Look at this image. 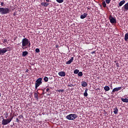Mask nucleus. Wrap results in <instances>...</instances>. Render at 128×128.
Returning <instances> with one entry per match:
<instances>
[{
	"mask_svg": "<svg viewBox=\"0 0 128 128\" xmlns=\"http://www.w3.org/2000/svg\"><path fill=\"white\" fill-rule=\"evenodd\" d=\"M22 48L23 50H26L28 48V46H29V47L30 46V42L28 40V39L27 38H24L22 40Z\"/></svg>",
	"mask_w": 128,
	"mask_h": 128,
	"instance_id": "1",
	"label": "nucleus"
},
{
	"mask_svg": "<svg viewBox=\"0 0 128 128\" xmlns=\"http://www.w3.org/2000/svg\"><path fill=\"white\" fill-rule=\"evenodd\" d=\"M58 74L60 76H66V72L62 71L59 72Z\"/></svg>",
	"mask_w": 128,
	"mask_h": 128,
	"instance_id": "11",
	"label": "nucleus"
},
{
	"mask_svg": "<svg viewBox=\"0 0 128 128\" xmlns=\"http://www.w3.org/2000/svg\"><path fill=\"white\" fill-rule=\"evenodd\" d=\"M40 4L41 6H44L45 8H46L48 7L49 4L48 2H41Z\"/></svg>",
	"mask_w": 128,
	"mask_h": 128,
	"instance_id": "15",
	"label": "nucleus"
},
{
	"mask_svg": "<svg viewBox=\"0 0 128 128\" xmlns=\"http://www.w3.org/2000/svg\"><path fill=\"white\" fill-rule=\"evenodd\" d=\"M46 94V92H44V90H43L42 94Z\"/></svg>",
	"mask_w": 128,
	"mask_h": 128,
	"instance_id": "36",
	"label": "nucleus"
},
{
	"mask_svg": "<svg viewBox=\"0 0 128 128\" xmlns=\"http://www.w3.org/2000/svg\"><path fill=\"white\" fill-rule=\"evenodd\" d=\"M10 122L8 118L4 119V118H2V124H3V126H6V124H8Z\"/></svg>",
	"mask_w": 128,
	"mask_h": 128,
	"instance_id": "6",
	"label": "nucleus"
},
{
	"mask_svg": "<svg viewBox=\"0 0 128 128\" xmlns=\"http://www.w3.org/2000/svg\"><path fill=\"white\" fill-rule=\"evenodd\" d=\"M0 4L2 6H6V4L4 2H1Z\"/></svg>",
	"mask_w": 128,
	"mask_h": 128,
	"instance_id": "32",
	"label": "nucleus"
},
{
	"mask_svg": "<svg viewBox=\"0 0 128 128\" xmlns=\"http://www.w3.org/2000/svg\"><path fill=\"white\" fill-rule=\"evenodd\" d=\"M36 52L38 53L40 52V48H36L35 50Z\"/></svg>",
	"mask_w": 128,
	"mask_h": 128,
	"instance_id": "31",
	"label": "nucleus"
},
{
	"mask_svg": "<svg viewBox=\"0 0 128 128\" xmlns=\"http://www.w3.org/2000/svg\"><path fill=\"white\" fill-rule=\"evenodd\" d=\"M44 80L45 82H48V78L44 76Z\"/></svg>",
	"mask_w": 128,
	"mask_h": 128,
	"instance_id": "22",
	"label": "nucleus"
},
{
	"mask_svg": "<svg viewBox=\"0 0 128 128\" xmlns=\"http://www.w3.org/2000/svg\"><path fill=\"white\" fill-rule=\"evenodd\" d=\"M10 12V10L8 8H0V14L2 15L6 14Z\"/></svg>",
	"mask_w": 128,
	"mask_h": 128,
	"instance_id": "2",
	"label": "nucleus"
},
{
	"mask_svg": "<svg viewBox=\"0 0 128 128\" xmlns=\"http://www.w3.org/2000/svg\"><path fill=\"white\" fill-rule=\"evenodd\" d=\"M29 72L28 69H26L25 72Z\"/></svg>",
	"mask_w": 128,
	"mask_h": 128,
	"instance_id": "39",
	"label": "nucleus"
},
{
	"mask_svg": "<svg viewBox=\"0 0 128 128\" xmlns=\"http://www.w3.org/2000/svg\"><path fill=\"white\" fill-rule=\"evenodd\" d=\"M92 54H96V51L92 52Z\"/></svg>",
	"mask_w": 128,
	"mask_h": 128,
	"instance_id": "40",
	"label": "nucleus"
},
{
	"mask_svg": "<svg viewBox=\"0 0 128 128\" xmlns=\"http://www.w3.org/2000/svg\"><path fill=\"white\" fill-rule=\"evenodd\" d=\"M105 2L106 4H108L110 2H112V0H105Z\"/></svg>",
	"mask_w": 128,
	"mask_h": 128,
	"instance_id": "30",
	"label": "nucleus"
},
{
	"mask_svg": "<svg viewBox=\"0 0 128 128\" xmlns=\"http://www.w3.org/2000/svg\"><path fill=\"white\" fill-rule=\"evenodd\" d=\"M128 33H126L125 34V36H124V40L126 42L128 41Z\"/></svg>",
	"mask_w": 128,
	"mask_h": 128,
	"instance_id": "21",
	"label": "nucleus"
},
{
	"mask_svg": "<svg viewBox=\"0 0 128 128\" xmlns=\"http://www.w3.org/2000/svg\"><path fill=\"white\" fill-rule=\"evenodd\" d=\"M102 4L103 6V8H106V2L103 1L102 2Z\"/></svg>",
	"mask_w": 128,
	"mask_h": 128,
	"instance_id": "26",
	"label": "nucleus"
},
{
	"mask_svg": "<svg viewBox=\"0 0 128 128\" xmlns=\"http://www.w3.org/2000/svg\"><path fill=\"white\" fill-rule=\"evenodd\" d=\"M2 96V94L0 93V98Z\"/></svg>",
	"mask_w": 128,
	"mask_h": 128,
	"instance_id": "45",
	"label": "nucleus"
},
{
	"mask_svg": "<svg viewBox=\"0 0 128 128\" xmlns=\"http://www.w3.org/2000/svg\"><path fill=\"white\" fill-rule=\"evenodd\" d=\"M16 122H18L19 120H18V118H16Z\"/></svg>",
	"mask_w": 128,
	"mask_h": 128,
	"instance_id": "37",
	"label": "nucleus"
},
{
	"mask_svg": "<svg viewBox=\"0 0 128 128\" xmlns=\"http://www.w3.org/2000/svg\"><path fill=\"white\" fill-rule=\"evenodd\" d=\"M10 46L6 48H0V56H4L6 52H10Z\"/></svg>",
	"mask_w": 128,
	"mask_h": 128,
	"instance_id": "5",
	"label": "nucleus"
},
{
	"mask_svg": "<svg viewBox=\"0 0 128 128\" xmlns=\"http://www.w3.org/2000/svg\"><path fill=\"white\" fill-rule=\"evenodd\" d=\"M57 92H64V90H57Z\"/></svg>",
	"mask_w": 128,
	"mask_h": 128,
	"instance_id": "28",
	"label": "nucleus"
},
{
	"mask_svg": "<svg viewBox=\"0 0 128 128\" xmlns=\"http://www.w3.org/2000/svg\"><path fill=\"white\" fill-rule=\"evenodd\" d=\"M104 90L106 92H108V90H110V86H106L105 87H104Z\"/></svg>",
	"mask_w": 128,
	"mask_h": 128,
	"instance_id": "20",
	"label": "nucleus"
},
{
	"mask_svg": "<svg viewBox=\"0 0 128 128\" xmlns=\"http://www.w3.org/2000/svg\"><path fill=\"white\" fill-rule=\"evenodd\" d=\"M88 88H86L84 92V96L86 97V96H88Z\"/></svg>",
	"mask_w": 128,
	"mask_h": 128,
	"instance_id": "18",
	"label": "nucleus"
},
{
	"mask_svg": "<svg viewBox=\"0 0 128 128\" xmlns=\"http://www.w3.org/2000/svg\"><path fill=\"white\" fill-rule=\"evenodd\" d=\"M4 118H8V112H6L4 114Z\"/></svg>",
	"mask_w": 128,
	"mask_h": 128,
	"instance_id": "24",
	"label": "nucleus"
},
{
	"mask_svg": "<svg viewBox=\"0 0 128 128\" xmlns=\"http://www.w3.org/2000/svg\"><path fill=\"white\" fill-rule=\"evenodd\" d=\"M113 110H114L113 112H114L115 114H117L118 112V107L116 106Z\"/></svg>",
	"mask_w": 128,
	"mask_h": 128,
	"instance_id": "16",
	"label": "nucleus"
},
{
	"mask_svg": "<svg viewBox=\"0 0 128 128\" xmlns=\"http://www.w3.org/2000/svg\"><path fill=\"white\" fill-rule=\"evenodd\" d=\"M57 2H58V4H62L64 2V0H56Z\"/></svg>",
	"mask_w": 128,
	"mask_h": 128,
	"instance_id": "27",
	"label": "nucleus"
},
{
	"mask_svg": "<svg viewBox=\"0 0 128 128\" xmlns=\"http://www.w3.org/2000/svg\"><path fill=\"white\" fill-rule=\"evenodd\" d=\"M68 86H70V88H72L74 86V84H70Z\"/></svg>",
	"mask_w": 128,
	"mask_h": 128,
	"instance_id": "34",
	"label": "nucleus"
},
{
	"mask_svg": "<svg viewBox=\"0 0 128 128\" xmlns=\"http://www.w3.org/2000/svg\"><path fill=\"white\" fill-rule=\"evenodd\" d=\"M109 20L111 24H116V18L112 17V16H110Z\"/></svg>",
	"mask_w": 128,
	"mask_h": 128,
	"instance_id": "7",
	"label": "nucleus"
},
{
	"mask_svg": "<svg viewBox=\"0 0 128 128\" xmlns=\"http://www.w3.org/2000/svg\"><path fill=\"white\" fill-rule=\"evenodd\" d=\"M126 4V0H122L120 1L118 4V8H120V6H123V4Z\"/></svg>",
	"mask_w": 128,
	"mask_h": 128,
	"instance_id": "10",
	"label": "nucleus"
},
{
	"mask_svg": "<svg viewBox=\"0 0 128 128\" xmlns=\"http://www.w3.org/2000/svg\"><path fill=\"white\" fill-rule=\"evenodd\" d=\"M3 42H4V44H6V42H8V40H6V39H4V40H3Z\"/></svg>",
	"mask_w": 128,
	"mask_h": 128,
	"instance_id": "33",
	"label": "nucleus"
},
{
	"mask_svg": "<svg viewBox=\"0 0 128 128\" xmlns=\"http://www.w3.org/2000/svg\"><path fill=\"white\" fill-rule=\"evenodd\" d=\"M46 91L47 92H50V88H47L46 89Z\"/></svg>",
	"mask_w": 128,
	"mask_h": 128,
	"instance_id": "38",
	"label": "nucleus"
},
{
	"mask_svg": "<svg viewBox=\"0 0 128 128\" xmlns=\"http://www.w3.org/2000/svg\"><path fill=\"white\" fill-rule=\"evenodd\" d=\"M46 2H50V0H46Z\"/></svg>",
	"mask_w": 128,
	"mask_h": 128,
	"instance_id": "41",
	"label": "nucleus"
},
{
	"mask_svg": "<svg viewBox=\"0 0 128 128\" xmlns=\"http://www.w3.org/2000/svg\"><path fill=\"white\" fill-rule=\"evenodd\" d=\"M116 64L117 66H118V64L116 63Z\"/></svg>",
	"mask_w": 128,
	"mask_h": 128,
	"instance_id": "42",
	"label": "nucleus"
},
{
	"mask_svg": "<svg viewBox=\"0 0 128 128\" xmlns=\"http://www.w3.org/2000/svg\"><path fill=\"white\" fill-rule=\"evenodd\" d=\"M122 10L123 12H126V10H128V2L126 3L124 6L122 7Z\"/></svg>",
	"mask_w": 128,
	"mask_h": 128,
	"instance_id": "8",
	"label": "nucleus"
},
{
	"mask_svg": "<svg viewBox=\"0 0 128 128\" xmlns=\"http://www.w3.org/2000/svg\"><path fill=\"white\" fill-rule=\"evenodd\" d=\"M12 118H14V116H12V118H8L10 120V122L12 120Z\"/></svg>",
	"mask_w": 128,
	"mask_h": 128,
	"instance_id": "35",
	"label": "nucleus"
},
{
	"mask_svg": "<svg viewBox=\"0 0 128 128\" xmlns=\"http://www.w3.org/2000/svg\"><path fill=\"white\" fill-rule=\"evenodd\" d=\"M81 86L84 88H86V86H88V83L85 81H82L81 82Z\"/></svg>",
	"mask_w": 128,
	"mask_h": 128,
	"instance_id": "14",
	"label": "nucleus"
},
{
	"mask_svg": "<svg viewBox=\"0 0 128 128\" xmlns=\"http://www.w3.org/2000/svg\"><path fill=\"white\" fill-rule=\"evenodd\" d=\"M78 72H80V70H78V69H76L74 70V73L75 74H78Z\"/></svg>",
	"mask_w": 128,
	"mask_h": 128,
	"instance_id": "23",
	"label": "nucleus"
},
{
	"mask_svg": "<svg viewBox=\"0 0 128 128\" xmlns=\"http://www.w3.org/2000/svg\"><path fill=\"white\" fill-rule=\"evenodd\" d=\"M42 84V78H40L37 79L35 82V89L38 90V88Z\"/></svg>",
	"mask_w": 128,
	"mask_h": 128,
	"instance_id": "3",
	"label": "nucleus"
},
{
	"mask_svg": "<svg viewBox=\"0 0 128 128\" xmlns=\"http://www.w3.org/2000/svg\"><path fill=\"white\" fill-rule=\"evenodd\" d=\"M122 90V87H118V88H114L112 90L111 92V94H114V92H118V90Z\"/></svg>",
	"mask_w": 128,
	"mask_h": 128,
	"instance_id": "9",
	"label": "nucleus"
},
{
	"mask_svg": "<svg viewBox=\"0 0 128 128\" xmlns=\"http://www.w3.org/2000/svg\"><path fill=\"white\" fill-rule=\"evenodd\" d=\"M78 118V115L76 114H70L66 116V118L69 120H74Z\"/></svg>",
	"mask_w": 128,
	"mask_h": 128,
	"instance_id": "4",
	"label": "nucleus"
},
{
	"mask_svg": "<svg viewBox=\"0 0 128 128\" xmlns=\"http://www.w3.org/2000/svg\"><path fill=\"white\" fill-rule=\"evenodd\" d=\"M28 54V51H24L22 52V56H26Z\"/></svg>",
	"mask_w": 128,
	"mask_h": 128,
	"instance_id": "17",
	"label": "nucleus"
},
{
	"mask_svg": "<svg viewBox=\"0 0 128 128\" xmlns=\"http://www.w3.org/2000/svg\"><path fill=\"white\" fill-rule=\"evenodd\" d=\"M74 61V57H72L71 58L68 60V62H66V64H70L72 62Z\"/></svg>",
	"mask_w": 128,
	"mask_h": 128,
	"instance_id": "13",
	"label": "nucleus"
},
{
	"mask_svg": "<svg viewBox=\"0 0 128 128\" xmlns=\"http://www.w3.org/2000/svg\"><path fill=\"white\" fill-rule=\"evenodd\" d=\"M88 10H90V8L88 7Z\"/></svg>",
	"mask_w": 128,
	"mask_h": 128,
	"instance_id": "43",
	"label": "nucleus"
},
{
	"mask_svg": "<svg viewBox=\"0 0 128 128\" xmlns=\"http://www.w3.org/2000/svg\"><path fill=\"white\" fill-rule=\"evenodd\" d=\"M20 116H18L19 118H20Z\"/></svg>",
	"mask_w": 128,
	"mask_h": 128,
	"instance_id": "44",
	"label": "nucleus"
},
{
	"mask_svg": "<svg viewBox=\"0 0 128 128\" xmlns=\"http://www.w3.org/2000/svg\"><path fill=\"white\" fill-rule=\"evenodd\" d=\"M88 16V13H84V14H82L80 16V18L82 20H84V18H86Z\"/></svg>",
	"mask_w": 128,
	"mask_h": 128,
	"instance_id": "12",
	"label": "nucleus"
},
{
	"mask_svg": "<svg viewBox=\"0 0 128 128\" xmlns=\"http://www.w3.org/2000/svg\"><path fill=\"white\" fill-rule=\"evenodd\" d=\"M34 98H36V100H38V95L36 93H34Z\"/></svg>",
	"mask_w": 128,
	"mask_h": 128,
	"instance_id": "25",
	"label": "nucleus"
},
{
	"mask_svg": "<svg viewBox=\"0 0 128 128\" xmlns=\"http://www.w3.org/2000/svg\"><path fill=\"white\" fill-rule=\"evenodd\" d=\"M121 100L123 102H128V98H122Z\"/></svg>",
	"mask_w": 128,
	"mask_h": 128,
	"instance_id": "19",
	"label": "nucleus"
},
{
	"mask_svg": "<svg viewBox=\"0 0 128 128\" xmlns=\"http://www.w3.org/2000/svg\"><path fill=\"white\" fill-rule=\"evenodd\" d=\"M78 76H83L82 72H78Z\"/></svg>",
	"mask_w": 128,
	"mask_h": 128,
	"instance_id": "29",
	"label": "nucleus"
}]
</instances>
